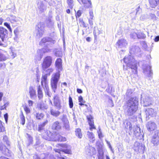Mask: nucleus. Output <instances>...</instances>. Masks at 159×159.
Wrapping results in <instances>:
<instances>
[{
  "label": "nucleus",
  "instance_id": "nucleus-1",
  "mask_svg": "<svg viewBox=\"0 0 159 159\" xmlns=\"http://www.w3.org/2000/svg\"><path fill=\"white\" fill-rule=\"evenodd\" d=\"M140 52V48L137 46H133L130 48V54L131 55L125 57L124 59V61L126 64V66L134 69L135 70V73L137 72V62L132 56V54H136Z\"/></svg>",
  "mask_w": 159,
  "mask_h": 159
},
{
  "label": "nucleus",
  "instance_id": "nucleus-2",
  "mask_svg": "<svg viewBox=\"0 0 159 159\" xmlns=\"http://www.w3.org/2000/svg\"><path fill=\"white\" fill-rule=\"evenodd\" d=\"M138 99L136 98H131L128 100L125 106V115L128 116H132L138 109Z\"/></svg>",
  "mask_w": 159,
  "mask_h": 159
},
{
  "label": "nucleus",
  "instance_id": "nucleus-3",
  "mask_svg": "<svg viewBox=\"0 0 159 159\" xmlns=\"http://www.w3.org/2000/svg\"><path fill=\"white\" fill-rule=\"evenodd\" d=\"M62 147L63 149L62 150L56 149H54L55 152L57 153L55 154L57 158L53 155H50L49 157V159H66L64 157H61V154L63 152L68 154H71V147L70 146L66 144H63Z\"/></svg>",
  "mask_w": 159,
  "mask_h": 159
},
{
  "label": "nucleus",
  "instance_id": "nucleus-4",
  "mask_svg": "<svg viewBox=\"0 0 159 159\" xmlns=\"http://www.w3.org/2000/svg\"><path fill=\"white\" fill-rule=\"evenodd\" d=\"M60 74L59 72L54 73L52 75L51 79V88L54 93H55L57 88V85L60 79Z\"/></svg>",
  "mask_w": 159,
  "mask_h": 159
},
{
  "label": "nucleus",
  "instance_id": "nucleus-5",
  "mask_svg": "<svg viewBox=\"0 0 159 159\" xmlns=\"http://www.w3.org/2000/svg\"><path fill=\"white\" fill-rule=\"evenodd\" d=\"M146 62L144 61H140L139 62V66H141L143 71V73L148 77H150L152 75V72L151 70V67L149 66L144 64Z\"/></svg>",
  "mask_w": 159,
  "mask_h": 159
},
{
  "label": "nucleus",
  "instance_id": "nucleus-6",
  "mask_svg": "<svg viewBox=\"0 0 159 159\" xmlns=\"http://www.w3.org/2000/svg\"><path fill=\"white\" fill-rule=\"evenodd\" d=\"M52 58L50 56H47L45 57L42 64V67L43 70L45 71L49 67L52 63Z\"/></svg>",
  "mask_w": 159,
  "mask_h": 159
},
{
  "label": "nucleus",
  "instance_id": "nucleus-7",
  "mask_svg": "<svg viewBox=\"0 0 159 159\" xmlns=\"http://www.w3.org/2000/svg\"><path fill=\"white\" fill-rule=\"evenodd\" d=\"M151 143L154 146H157L159 145V130H156L155 131L151 139Z\"/></svg>",
  "mask_w": 159,
  "mask_h": 159
},
{
  "label": "nucleus",
  "instance_id": "nucleus-8",
  "mask_svg": "<svg viewBox=\"0 0 159 159\" xmlns=\"http://www.w3.org/2000/svg\"><path fill=\"white\" fill-rule=\"evenodd\" d=\"M54 40L49 37H45L43 38L39 42V45L42 46H46L49 45L51 43H54Z\"/></svg>",
  "mask_w": 159,
  "mask_h": 159
},
{
  "label": "nucleus",
  "instance_id": "nucleus-9",
  "mask_svg": "<svg viewBox=\"0 0 159 159\" xmlns=\"http://www.w3.org/2000/svg\"><path fill=\"white\" fill-rule=\"evenodd\" d=\"M141 100L143 102L144 106L147 107L151 105V99L148 95L143 93L141 95Z\"/></svg>",
  "mask_w": 159,
  "mask_h": 159
},
{
  "label": "nucleus",
  "instance_id": "nucleus-10",
  "mask_svg": "<svg viewBox=\"0 0 159 159\" xmlns=\"http://www.w3.org/2000/svg\"><path fill=\"white\" fill-rule=\"evenodd\" d=\"M8 31L2 27H0V38L2 41L4 42L7 38Z\"/></svg>",
  "mask_w": 159,
  "mask_h": 159
},
{
  "label": "nucleus",
  "instance_id": "nucleus-11",
  "mask_svg": "<svg viewBox=\"0 0 159 159\" xmlns=\"http://www.w3.org/2000/svg\"><path fill=\"white\" fill-rule=\"evenodd\" d=\"M54 136V134L52 133L49 130H46L43 135V139L48 141H52V137Z\"/></svg>",
  "mask_w": 159,
  "mask_h": 159
},
{
  "label": "nucleus",
  "instance_id": "nucleus-12",
  "mask_svg": "<svg viewBox=\"0 0 159 159\" xmlns=\"http://www.w3.org/2000/svg\"><path fill=\"white\" fill-rule=\"evenodd\" d=\"M134 149L136 152H140L144 150V146L142 144L138 142H136L134 144Z\"/></svg>",
  "mask_w": 159,
  "mask_h": 159
},
{
  "label": "nucleus",
  "instance_id": "nucleus-13",
  "mask_svg": "<svg viewBox=\"0 0 159 159\" xmlns=\"http://www.w3.org/2000/svg\"><path fill=\"white\" fill-rule=\"evenodd\" d=\"M146 126L148 130L150 132L154 130L157 127L156 123L152 121L148 122L146 124Z\"/></svg>",
  "mask_w": 159,
  "mask_h": 159
},
{
  "label": "nucleus",
  "instance_id": "nucleus-14",
  "mask_svg": "<svg viewBox=\"0 0 159 159\" xmlns=\"http://www.w3.org/2000/svg\"><path fill=\"white\" fill-rule=\"evenodd\" d=\"M146 119L148 120L150 117H154L156 115V112L152 108H148L146 109Z\"/></svg>",
  "mask_w": 159,
  "mask_h": 159
},
{
  "label": "nucleus",
  "instance_id": "nucleus-15",
  "mask_svg": "<svg viewBox=\"0 0 159 159\" xmlns=\"http://www.w3.org/2000/svg\"><path fill=\"white\" fill-rule=\"evenodd\" d=\"M127 42L125 39H121L117 41L116 45L119 48H122L126 47L127 46Z\"/></svg>",
  "mask_w": 159,
  "mask_h": 159
},
{
  "label": "nucleus",
  "instance_id": "nucleus-16",
  "mask_svg": "<svg viewBox=\"0 0 159 159\" xmlns=\"http://www.w3.org/2000/svg\"><path fill=\"white\" fill-rule=\"evenodd\" d=\"M54 136L52 137V141H65L66 139L65 137H63L58 134L54 133Z\"/></svg>",
  "mask_w": 159,
  "mask_h": 159
},
{
  "label": "nucleus",
  "instance_id": "nucleus-17",
  "mask_svg": "<svg viewBox=\"0 0 159 159\" xmlns=\"http://www.w3.org/2000/svg\"><path fill=\"white\" fill-rule=\"evenodd\" d=\"M78 1L80 4H83L86 8L91 7H92L90 0H78Z\"/></svg>",
  "mask_w": 159,
  "mask_h": 159
},
{
  "label": "nucleus",
  "instance_id": "nucleus-18",
  "mask_svg": "<svg viewBox=\"0 0 159 159\" xmlns=\"http://www.w3.org/2000/svg\"><path fill=\"white\" fill-rule=\"evenodd\" d=\"M38 11L40 13H42L46 10L47 7L42 2H39L37 3Z\"/></svg>",
  "mask_w": 159,
  "mask_h": 159
},
{
  "label": "nucleus",
  "instance_id": "nucleus-19",
  "mask_svg": "<svg viewBox=\"0 0 159 159\" xmlns=\"http://www.w3.org/2000/svg\"><path fill=\"white\" fill-rule=\"evenodd\" d=\"M55 64L58 71L57 72L60 73V71L62 70L61 59L60 58H58L55 61Z\"/></svg>",
  "mask_w": 159,
  "mask_h": 159
},
{
  "label": "nucleus",
  "instance_id": "nucleus-20",
  "mask_svg": "<svg viewBox=\"0 0 159 159\" xmlns=\"http://www.w3.org/2000/svg\"><path fill=\"white\" fill-rule=\"evenodd\" d=\"M134 133L135 136L138 139H141L143 135L141 134L140 129L139 127L136 126L134 127Z\"/></svg>",
  "mask_w": 159,
  "mask_h": 159
},
{
  "label": "nucleus",
  "instance_id": "nucleus-21",
  "mask_svg": "<svg viewBox=\"0 0 159 159\" xmlns=\"http://www.w3.org/2000/svg\"><path fill=\"white\" fill-rule=\"evenodd\" d=\"M29 93L30 97L32 99H35L36 98V92L32 86H30L29 88Z\"/></svg>",
  "mask_w": 159,
  "mask_h": 159
},
{
  "label": "nucleus",
  "instance_id": "nucleus-22",
  "mask_svg": "<svg viewBox=\"0 0 159 159\" xmlns=\"http://www.w3.org/2000/svg\"><path fill=\"white\" fill-rule=\"evenodd\" d=\"M59 110H57L53 107H51L50 108V114L55 117H57L59 116L61 113Z\"/></svg>",
  "mask_w": 159,
  "mask_h": 159
},
{
  "label": "nucleus",
  "instance_id": "nucleus-23",
  "mask_svg": "<svg viewBox=\"0 0 159 159\" xmlns=\"http://www.w3.org/2000/svg\"><path fill=\"white\" fill-rule=\"evenodd\" d=\"M0 150L4 155L7 156H10V151L5 146L3 145H1L0 147Z\"/></svg>",
  "mask_w": 159,
  "mask_h": 159
},
{
  "label": "nucleus",
  "instance_id": "nucleus-24",
  "mask_svg": "<svg viewBox=\"0 0 159 159\" xmlns=\"http://www.w3.org/2000/svg\"><path fill=\"white\" fill-rule=\"evenodd\" d=\"M48 121L47 120H46L44 122L41 123L38 125V128L37 130L39 132H43L46 131L45 129V126L48 123Z\"/></svg>",
  "mask_w": 159,
  "mask_h": 159
},
{
  "label": "nucleus",
  "instance_id": "nucleus-25",
  "mask_svg": "<svg viewBox=\"0 0 159 159\" xmlns=\"http://www.w3.org/2000/svg\"><path fill=\"white\" fill-rule=\"evenodd\" d=\"M50 52V49L48 47L43 48L41 49L38 50L37 51V52L39 54V56L41 57L43 53L46 52Z\"/></svg>",
  "mask_w": 159,
  "mask_h": 159
},
{
  "label": "nucleus",
  "instance_id": "nucleus-26",
  "mask_svg": "<svg viewBox=\"0 0 159 159\" xmlns=\"http://www.w3.org/2000/svg\"><path fill=\"white\" fill-rule=\"evenodd\" d=\"M87 118L89 121V123L90 126V129L92 130V129H95V127L94 126V122L92 116L91 115L87 116Z\"/></svg>",
  "mask_w": 159,
  "mask_h": 159
},
{
  "label": "nucleus",
  "instance_id": "nucleus-27",
  "mask_svg": "<svg viewBox=\"0 0 159 159\" xmlns=\"http://www.w3.org/2000/svg\"><path fill=\"white\" fill-rule=\"evenodd\" d=\"M19 18L13 16H10L9 17V20L12 23L19 24L20 22Z\"/></svg>",
  "mask_w": 159,
  "mask_h": 159
},
{
  "label": "nucleus",
  "instance_id": "nucleus-28",
  "mask_svg": "<svg viewBox=\"0 0 159 159\" xmlns=\"http://www.w3.org/2000/svg\"><path fill=\"white\" fill-rule=\"evenodd\" d=\"M61 123L58 121L54 122L52 125V128L53 129L58 130L61 129Z\"/></svg>",
  "mask_w": 159,
  "mask_h": 159
},
{
  "label": "nucleus",
  "instance_id": "nucleus-29",
  "mask_svg": "<svg viewBox=\"0 0 159 159\" xmlns=\"http://www.w3.org/2000/svg\"><path fill=\"white\" fill-rule=\"evenodd\" d=\"M124 126L125 128L129 129L130 131H131L132 129V125L130 122L127 120H126L124 121Z\"/></svg>",
  "mask_w": 159,
  "mask_h": 159
},
{
  "label": "nucleus",
  "instance_id": "nucleus-30",
  "mask_svg": "<svg viewBox=\"0 0 159 159\" xmlns=\"http://www.w3.org/2000/svg\"><path fill=\"white\" fill-rule=\"evenodd\" d=\"M53 104L61 103V100L60 99L59 96L58 94H55L53 98Z\"/></svg>",
  "mask_w": 159,
  "mask_h": 159
},
{
  "label": "nucleus",
  "instance_id": "nucleus-31",
  "mask_svg": "<svg viewBox=\"0 0 159 159\" xmlns=\"http://www.w3.org/2000/svg\"><path fill=\"white\" fill-rule=\"evenodd\" d=\"M4 52H0V61H4L7 59L9 57L6 56L4 54Z\"/></svg>",
  "mask_w": 159,
  "mask_h": 159
},
{
  "label": "nucleus",
  "instance_id": "nucleus-32",
  "mask_svg": "<svg viewBox=\"0 0 159 159\" xmlns=\"http://www.w3.org/2000/svg\"><path fill=\"white\" fill-rule=\"evenodd\" d=\"M44 25L41 22H40L36 26L35 29L36 30H39L44 31Z\"/></svg>",
  "mask_w": 159,
  "mask_h": 159
},
{
  "label": "nucleus",
  "instance_id": "nucleus-33",
  "mask_svg": "<svg viewBox=\"0 0 159 159\" xmlns=\"http://www.w3.org/2000/svg\"><path fill=\"white\" fill-rule=\"evenodd\" d=\"M149 2L150 6L152 8H154L157 6L158 0H149Z\"/></svg>",
  "mask_w": 159,
  "mask_h": 159
},
{
  "label": "nucleus",
  "instance_id": "nucleus-34",
  "mask_svg": "<svg viewBox=\"0 0 159 159\" xmlns=\"http://www.w3.org/2000/svg\"><path fill=\"white\" fill-rule=\"evenodd\" d=\"M87 134L90 141L93 143L95 140L94 135L93 133L90 132L89 131H88L87 132Z\"/></svg>",
  "mask_w": 159,
  "mask_h": 159
},
{
  "label": "nucleus",
  "instance_id": "nucleus-35",
  "mask_svg": "<svg viewBox=\"0 0 159 159\" xmlns=\"http://www.w3.org/2000/svg\"><path fill=\"white\" fill-rule=\"evenodd\" d=\"M37 91L38 98L39 99H41L43 97V94L40 85H39L38 87Z\"/></svg>",
  "mask_w": 159,
  "mask_h": 159
},
{
  "label": "nucleus",
  "instance_id": "nucleus-36",
  "mask_svg": "<svg viewBox=\"0 0 159 159\" xmlns=\"http://www.w3.org/2000/svg\"><path fill=\"white\" fill-rule=\"evenodd\" d=\"M75 134L80 139H81L82 137V134L81 132V130L80 128L77 129L75 131Z\"/></svg>",
  "mask_w": 159,
  "mask_h": 159
},
{
  "label": "nucleus",
  "instance_id": "nucleus-37",
  "mask_svg": "<svg viewBox=\"0 0 159 159\" xmlns=\"http://www.w3.org/2000/svg\"><path fill=\"white\" fill-rule=\"evenodd\" d=\"M36 35L38 38H40L42 37L44 32V31L35 30Z\"/></svg>",
  "mask_w": 159,
  "mask_h": 159
},
{
  "label": "nucleus",
  "instance_id": "nucleus-38",
  "mask_svg": "<svg viewBox=\"0 0 159 159\" xmlns=\"http://www.w3.org/2000/svg\"><path fill=\"white\" fill-rule=\"evenodd\" d=\"M53 69L52 68H50L47 69L45 71L43 70V73L45 74H47L49 76L50 74L53 72Z\"/></svg>",
  "mask_w": 159,
  "mask_h": 159
},
{
  "label": "nucleus",
  "instance_id": "nucleus-39",
  "mask_svg": "<svg viewBox=\"0 0 159 159\" xmlns=\"http://www.w3.org/2000/svg\"><path fill=\"white\" fill-rule=\"evenodd\" d=\"M20 119L21 120V124L22 125H24L25 122V117L22 111H21L20 115Z\"/></svg>",
  "mask_w": 159,
  "mask_h": 159
},
{
  "label": "nucleus",
  "instance_id": "nucleus-40",
  "mask_svg": "<svg viewBox=\"0 0 159 159\" xmlns=\"http://www.w3.org/2000/svg\"><path fill=\"white\" fill-rule=\"evenodd\" d=\"M44 115L42 113H36V117L37 119L41 120L44 117Z\"/></svg>",
  "mask_w": 159,
  "mask_h": 159
},
{
  "label": "nucleus",
  "instance_id": "nucleus-41",
  "mask_svg": "<svg viewBox=\"0 0 159 159\" xmlns=\"http://www.w3.org/2000/svg\"><path fill=\"white\" fill-rule=\"evenodd\" d=\"M137 38L139 39H144L146 37L145 35L141 32H139L137 34Z\"/></svg>",
  "mask_w": 159,
  "mask_h": 159
},
{
  "label": "nucleus",
  "instance_id": "nucleus-42",
  "mask_svg": "<svg viewBox=\"0 0 159 159\" xmlns=\"http://www.w3.org/2000/svg\"><path fill=\"white\" fill-rule=\"evenodd\" d=\"M48 76L47 74H45L44 75H43L41 83L42 85H43V83L45 82H47V76Z\"/></svg>",
  "mask_w": 159,
  "mask_h": 159
},
{
  "label": "nucleus",
  "instance_id": "nucleus-43",
  "mask_svg": "<svg viewBox=\"0 0 159 159\" xmlns=\"http://www.w3.org/2000/svg\"><path fill=\"white\" fill-rule=\"evenodd\" d=\"M55 55L57 57H61L62 55V52L61 50L56 49L55 51Z\"/></svg>",
  "mask_w": 159,
  "mask_h": 159
},
{
  "label": "nucleus",
  "instance_id": "nucleus-44",
  "mask_svg": "<svg viewBox=\"0 0 159 159\" xmlns=\"http://www.w3.org/2000/svg\"><path fill=\"white\" fill-rule=\"evenodd\" d=\"M10 54L11 58L13 59L16 56V53L12 49H11V52H10Z\"/></svg>",
  "mask_w": 159,
  "mask_h": 159
},
{
  "label": "nucleus",
  "instance_id": "nucleus-45",
  "mask_svg": "<svg viewBox=\"0 0 159 159\" xmlns=\"http://www.w3.org/2000/svg\"><path fill=\"white\" fill-rule=\"evenodd\" d=\"M39 107L40 109L44 110L47 109L48 108V106L47 105L43 103H41Z\"/></svg>",
  "mask_w": 159,
  "mask_h": 159
},
{
  "label": "nucleus",
  "instance_id": "nucleus-46",
  "mask_svg": "<svg viewBox=\"0 0 159 159\" xmlns=\"http://www.w3.org/2000/svg\"><path fill=\"white\" fill-rule=\"evenodd\" d=\"M69 105L70 108H72L73 106V103L72 98L69 96Z\"/></svg>",
  "mask_w": 159,
  "mask_h": 159
},
{
  "label": "nucleus",
  "instance_id": "nucleus-47",
  "mask_svg": "<svg viewBox=\"0 0 159 159\" xmlns=\"http://www.w3.org/2000/svg\"><path fill=\"white\" fill-rule=\"evenodd\" d=\"M67 3L69 7L72 9L74 5L73 0H67Z\"/></svg>",
  "mask_w": 159,
  "mask_h": 159
},
{
  "label": "nucleus",
  "instance_id": "nucleus-48",
  "mask_svg": "<svg viewBox=\"0 0 159 159\" xmlns=\"http://www.w3.org/2000/svg\"><path fill=\"white\" fill-rule=\"evenodd\" d=\"M61 103H58L56 104H53L54 106L56 107V109L58 110H60L62 107L61 105Z\"/></svg>",
  "mask_w": 159,
  "mask_h": 159
},
{
  "label": "nucleus",
  "instance_id": "nucleus-49",
  "mask_svg": "<svg viewBox=\"0 0 159 159\" xmlns=\"http://www.w3.org/2000/svg\"><path fill=\"white\" fill-rule=\"evenodd\" d=\"M61 120L62 122H63V124L69 122L68 120L67 119L66 116L65 115H63Z\"/></svg>",
  "mask_w": 159,
  "mask_h": 159
},
{
  "label": "nucleus",
  "instance_id": "nucleus-50",
  "mask_svg": "<svg viewBox=\"0 0 159 159\" xmlns=\"http://www.w3.org/2000/svg\"><path fill=\"white\" fill-rule=\"evenodd\" d=\"M79 23L80 24V25L84 27H86L87 25L85 24L84 22L83 21V20L82 19L80 18L79 19Z\"/></svg>",
  "mask_w": 159,
  "mask_h": 159
},
{
  "label": "nucleus",
  "instance_id": "nucleus-51",
  "mask_svg": "<svg viewBox=\"0 0 159 159\" xmlns=\"http://www.w3.org/2000/svg\"><path fill=\"white\" fill-rule=\"evenodd\" d=\"M98 159H104L103 153L101 151H99L98 155Z\"/></svg>",
  "mask_w": 159,
  "mask_h": 159
},
{
  "label": "nucleus",
  "instance_id": "nucleus-52",
  "mask_svg": "<svg viewBox=\"0 0 159 159\" xmlns=\"http://www.w3.org/2000/svg\"><path fill=\"white\" fill-rule=\"evenodd\" d=\"M63 125H64V127L65 128V129L66 130H70L69 122L63 124Z\"/></svg>",
  "mask_w": 159,
  "mask_h": 159
},
{
  "label": "nucleus",
  "instance_id": "nucleus-53",
  "mask_svg": "<svg viewBox=\"0 0 159 159\" xmlns=\"http://www.w3.org/2000/svg\"><path fill=\"white\" fill-rule=\"evenodd\" d=\"M137 34L134 32L131 33L130 34V37L134 39H136V37L137 38Z\"/></svg>",
  "mask_w": 159,
  "mask_h": 159
},
{
  "label": "nucleus",
  "instance_id": "nucleus-54",
  "mask_svg": "<svg viewBox=\"0 0 159 159\" xmlns=\"http://www.w3.org/2000/svg\"><path fill=\"white\" fill-rule=\"evenodd\" d=\"M24 109L26 114H28L30 113V109L27 106H25L24 107Z\"/></svg>",
  "mask_w": 159,
  "mask_h": 159
},
{
  "label": "nucleus",
  "instance_id": "nucleus-55",
  "mask_svg": "<svg viewBox=\"0 0 159 159\" xmlns=\"http://www.w3.org/2000/svg\"><path fill=\"white\" fill-rule=\"evenodd\" d=\"M4 25L7 27L10 32H11V29L9 24L7 22H5L4 23Z\"/></svg>",
  "mask_w": 159,
  "mask_h": 159
},
{
  "label": "nucleus",
  "instance_id": "nucleus-56",
  "mask_svg": "<svg viewBox=\"0 0 159 159\" xmlns=\"http://www.w3.org/2000/svg\"><path fill=\"white\" fill-rule=\"evenodd\" d=\"M42 86L43 87L45 90L46 89L49 90L47 82H45L43 83V85H42Z\"/></svg>",
  "mask_w": 159,
  "mask_h": 159
},
{
  "label": "nucleus",
  "instance_id": "nucleus-57",
  "mask_svg": "<svg viewBox=\"0 0 159 159\" xmlns=\"http://www.w3.org/2000/svg\"><path fill=\"white\" fill-rule=\"evenodd\" d=\"M93 17L94 16L92 9H90L89 11V18L93 19Z\"/></svg>",
  "mask_w": 159,
  "mask_h": 159
},
{
  "label": "nucleus",
  "instance_id": "nucleus-58",
  "mask_svg": "<svg viewBox=\"0 0 159 159\" xmlns=\"http://www.w3.org/2000/svg\"><path fill=\"white\" fill-rule=\"evenodd\" d=\"M132 93V90L131 89H129L127 90V91L126 93V94L127 96H131Z\"/></svg>",
  "mask_w": 159,
  "mask_h": 159
},
{
  "label": "nucleus",
  "instance_id": "nucleus-59",
  "mask_svg": "<svg viewBox=\"0 0 159 159\" xmlns=\"http://www.w3.org/2000/svg\"><path fill=\"white\" fill-rule=\"evenodd\" d=\"M4 130V128L3 126L1 121L0 120V132H3Z\"/></svg>",
  "mask_w": 159,
  "mask_h": 159
},
{
  "label": "nucleus",
  "instance_id": "nucleus-60",
  "mask_svg": "<svg viewBox=\"0 0 159 159\" xmlns=\"http://www.w3.org/2000/svg\"><path fill=\"white\" fill-rule=\"evenodd\" d=\"M81 11L80 10H78L75 14L76 17H80L81 16Z\"/></svg>",
  "mask_w": 159,
  "mask_h": 159
},
{
  "label": "nucleus",
  "instance_id": "nucleus-61",
  "mask_svg": "<svg viewBox=\"0 0 159 159\" xmlns=\"http://www.w3.org/2000/svg\"><path fill=\"white\" fill-rule=\"evenodd\" d=\"M45 93L49 97H51V93L49 91V90L46 89L45 91Z\"/></svg>",
  "mask_w": 159,
  "mask_h": 159
},
{
  "label": "nucleus",
  "instance_id": "nucleus-62",
  "mask_svg": "<svg viewBox=\"0 0 159 159\" xmlns=\"http://www.w3.org/2000/svg\"><path fill=\"white\" fill-rule=\"evenodd\" d=\"M93 19H91L90 18H89V24L91 26H92L93 25Z\"/></svg>",
  "mask_w": 159,
  "mask_h": 159
},
{
  "label": "nucleus",
  "instance_id": "nucleus-63",
  "mask_svg": "<svg viewBox=\"0 0 159 159\" xmlns=\"http://www.w3.org/2000/svg\"><path fill=\"white\" fill-rule=\"evenodd\" d=\"M8 105V104H7V103L5 104L3 106H2L0 107V110H2L3 109H4Z\"/></svg>",
  "mask_w": 159,
  "mask_h": 159
},
{
  "label": "nucleus",
  "instance_id": "nucleus-64",
  "mask_svg": "<svg viewBox=\"0 0 159 159\" xmlns=\"http://www.w3.org/2000/svg\"><path fill=\"white\" fill-rule=\"evenodd\" d=\"M28 104L29 107L32 106L34 102L30 100H29L28 101Z\"/></svg>",
  "mask_w": 159,
  "mask_h": 159
}]
</instances>
